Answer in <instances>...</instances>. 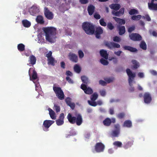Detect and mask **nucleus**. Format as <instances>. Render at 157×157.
Masks as SVG:
<instances>
[{"label":"nucleus","mask_w":157,"mask_h":157,"mask_svg":"<svg viewBox=\"0 0 157 157\" xmlns=\"http://www.w3.org/2000/svg\"><path fill=\"white\" fill-rule=\"evenodd\" d=\"M43 30L45 34L46 40L50 43H54L56 38V29L52 27L44 28Z\"/></svg>","instance_id":"f257e3e1"},{"label":"nucleus","mask_w":157,"mask_h":157,"mask_svg":"<svg viewBox=\"0 0 157 157\" xmlns=\"http://www.w3.org/2000/svg\"><path fill=\"white\" fill-rule=\"evenodd\" d=\"M67 118L69 122L71 124H76L78 126L80 125L82 123L83 120L82 116L80 114H78L76 116H72L71 114L69 113Z\"/></svg>","instance_id":"f03ea898"},{"label":"nucleus","mask_w":157,"mask_h":157,"mask_svg":"<svg viewBox=\"0 0 157 157\" xmlns=\"http://www.w3.org/2000/svg\"><path fill=\"white\" fill-rule=\"evenodd\" d=\"M82 28L87 34L92 35L94 33V26L91 23L84 22L82 24Z\"/></svg>","instance_id":"7ed1b4c3"},{"label":"nucleus","mask_w":157,"mask_h":157,"mask_svg":"<svg viewBox=\"0 0 157 157\" xmlns=\"http://www.w3.org/2000/svg\"><path fill=\"white\" fill-rule=\"evenodd\" d=\"M126 72L128 76V83L130 87L129 89V90L131 92H133L134 90V88L132 86V82L134 78L136 76V74L135 73H132L130 70L129 68H127L126 70Z\"/></svg>","instance_id":"20e7f679"},{"label":"nucleus","mask_w":157,"mask_h":157,"mask_svg":"<svg viewBox=\"0 0 157 157\" xmlns=\"http://www.w3.org/2000/svg\"><path fill=\"white\" fill-rule=\"evenodd\" d=\"M53 90L56 94V96L59 99L62 100L64 99V95L60 87L54 86Z\"/></svg>","instance_id":"39448f33"},{"label":"nucleus","mask_w":157,"mask_h":157,"mask_svg":"<svg viewBox=\"0 0 157 157\" xmlns=\"http://www.w3.org/2000/svg\"><path fill=\"white\" fill-rule=\"evenodd\" d=\"M96 152L99 153L104 151L105 148L104 145L101 142L97 143L94 147Z\"/></svg>","instance_id":"423d86ee"},{"label":"nucleus","mask_w":157,"mask_h":157,"mask_svg":"<svg viewBox=\"0 0 157 157\" xmlns=\"http://www.w3.org/2000/svg\"><path fill=\"white\" fill-rule=\"evenodd\" d=\"M130 39L134 41H138L142 40V36L138 33H132L129 34Z\"/></svg>","instance_id":"0eeeda50"},{"label":"nucleus","mask_w":157,"mask_h":157,"mask_svg":"<svg viewBox=\"0 0 157 157\" xmlns=\"http://www.w3.org/2000/svg\"><path fill=\"white\" fill-rule=\"evenodd\" d=\"M116 122V119L114 118H112L111 119L107 117L106 118L103 122L104 125L106 126H109L112 123H114Z\"/></svg>","instance_id":"6e6552de"},{"label":"nucleus","mask_w":157,"mask_h":157,"mask_svg":"<svg viewBox=\"0 0 157 157\" xmlns=\"http://www.w3.org/2000/svg\"><path fill=\"white\" fill-rule=\"evenodd\" d=\"M81 88L84 91L85 93L86 94H90L93 93V91L91 88L87 87L86 85L82 84L81 86Z\"/></svg>","instance_id":"1a4fd4ad"},{"label":"nucleus","mask_w":157,"mask_h":157,"mask_svg":"<svg viewBox=\"0 0 157 157\" xmlns=\"http://www.w3.org/2000/svg\"><path fill=\"white\" fill-rule=\"evenodd\" d=\"M44 14L45 17L48 20H52L53 17L52 13L49 11L47 7L44 9Z\"/></svg>","instance_id":"9d476101"},{"label":"nucleus","mask_w":157,"mask_h":157,"mask_svg":"<svg viewBox=\"0 0 157 157\" xmlns=\"http://www.w3.org/2000/svg\"><path fill=\"white\" fill-rule=\"evenodd\" d=\"M143 97L144 102L146 104L150 103L152 100L151 94L148 92H145L144 94Z\"/></svg>","instance_id":"9b49d317"},{"label":"nucleus","mask_w":157,"mask_h":157,"mask_svg":"<svg viewBox=\"0 0 157 157\" xmlns=\"http://www.w3.org/2000/svg\"><path fill=\"white\" fill-rule=\"evenodd\" d=\"M70 60L73 62L76 63L78 61V57L77 55L73 53L70 52L68 55Z\"/></svg>","instance_id":"f8f14e48"},{"label":"nucleus","mask_w":157,"mask_h":157,"mask_svg":"<svg viewBox=\"0 0 157 157\" xmlns=\"http://www.w3.org/2000/svg\"><path fill=\"white\" fill-rule=\"evenodd\" d=\"M115 130L112 132V135L114 137H118L120 132V126L119 124H115L114 126Z\"/></svg>","instance_id":"ddd939ff"},{"label":"nucleus","mask_w":157,"mask_h":157,"mask_svg":"<svg viewBox=\"0 0 157 157\" xmlns=\"http://www.w3.org/2000/svg\"><path fill=\"white\" fill-rule=\"evenodd\" d=\"M95 34L96 37L99 39L101 38L100 35L103 33V30L101 27H98L96 28Z\"/></svg>","instance_id":"4468645a"},{"label":"nucleus","mask_w":157,"mask_h":157,"mask_svg":"<svg viewBox=\"0 0 157 157\" xmlns=\"http://www.w3.org/2000/svg\"><path fill=\"white\" fill-rule=\"evenodd\" d=\"M54 122V121L46 120L44 121L43 125L47 129H48Z\"/></svg>","instance_id":"2eb2a0df"},{"label":"nucleus","mask_w":157,"mask_h":157,"mask_svg":"<svg viewBox=\"0 0 157 157\" xmlns=\"http://www.w3.org/2000/svg\"><path fill=\"white\" fill-rule=\"evenodd\" d=\"M32 70L33 71L32 75V78L33 80H36L37 78V73L34 69L32 68H31L29 69V74L30 77V78L31 79V75L30 72Z\"/></svg>","instance_id":"dca6fc26"},{"label":"nucleus","mask_w":157,"mask_h":157,"mask_svg":"<svg viewBox=\"0 0 157 157\" xmlns=\"http://www.w3.org/2000/svg\"><path fill=\"white\" fill-rule=\"evenodd\" d=\"M117 27L118 29L119 34L120 35H122L125 33V28L124 26L118 25Z\"/></svg>","instance_id":"f3484780"},{"label":"nucleus","mask_w":157,"mask_h":157,"mask_svg":"<svg viewBox=\"0 0 157 157\" xmlns=\"http://www.w3.org/2000/svg\"><path fill=\"white\" fill-rule=\"evenodd\" d=\"M95 9L94 6L93 5H90L88 6L87 11L90 15H92L93 14Z\"/></svg>","instance_id":"a211bd4d"},{"label":"nucleus","mask_w":157,"mask_h":157,"mask_svg":"<svg viewBox=\"0 0 157 157\" xmlns=\"http://www.w3.org/2000/svg\"><path fill=\"white\" fill-rule=\"evenodd\" d=\"M113 18L117 23L120 25H124L125 23V21L124 19L116 17H113Z\"/></svg>","instance_id":"6ab92c4d"},{"label":"nucleus","mask_w":157,"mask_h":157,"mask_svg":"<svg viewBox=\"0 0 157 157\" xmlns=\"http://www.w3.org/2000/svg\"><path fill=\"white\" fill-rule=\"evenodd\" d=\"M123 48L125 50H128L132 52H136L137 51L136 48L129 46H124Z\"/></svg>","instance_id":"aec40b11"},{"label":"nucleus","mask_w":157,"mask_h":157,"mask_svg":"<svg viewBox=\"0 0 157 157\" xmlns=\"http://www.w3.org/2000/svg\"><path fill=\"white\" fill-rule=\"evenodd\" d=\"M148 6L150 10H157V3H148Z\"/></svg>","instance_id":"412c9836"},{"label":"nucleus","mask_w":157,"mask_h":157,"mask_svg":"<svg viewBox=\"0 0 157 157\" xmlns=\"http://www.w3.org/2000/svg\"><path fill=\"white\" fill-rule=\"evenodd\" d=\"M100 54L101 56L104 58L106 59H107L108 58L109 54L107 53V51L103 49L100 51Z\"/></svg>","instance_id":"4be33fe9"},{"label":"nucleus","mask_w":157,"mask_h":157,"mask_svg":"<svg viewBox=\"0 0 157 157\" xmlns=\"http://www.w3.org/2000/svg\"><path fill=\"white\" fill-rule=\"evenodd\" d=\"M123 126L124 127L130 128L132 126V122L130 120H126L124 122Z\"/></svg>","instance_id":"5701e85b"},{"label":"nucleus","mask_w":157,"mask_h":157,"mask_svg":"<svg viewBox=\"0 0 157 157\" xmlns=\"http://www.w3.org/2000/svg\"><path fill=\"white\" fill-rule=\"evenodd\" d=\"M124 8H121L118 11H117L113 13L116 16H119L120 15H123L124 13Z\"/></svg>","instance_id":"b1692460"},{"label":"nucleus","mask_w":157,"mask_h":157,"mask_svg":"<svg viewBox=\"0 0 157 157\" xmlns=\"http://www.w3.org/2000/svg\"><path fill=\"white\" fill-rule=\"evenodd\" d=\"M36 60V57L33 55L29 57V62L32 65H33L35 64Z\"/></svg>","instance_id":"393cba45"},{"label":"nucleus","mask_w":157,"mask_h":157,"mask_svg":"<svg viewBox=\"0 0 157 157\" xmlns=\"http://www.w3.org/2000/svg\"><path fill=\"white\" fill-rule=\"evenodd\" d=\"M110 7L112 9L117 11L120 9L121 6L119 4H113L111 5Z\"/></svg>","instance_id":"a878e982"},{"label":"nucleus","mask_w":157,"mask_h":157,"mask_svg":"<svg viewBox=\"0 0 157 157\" xmlns=\"http://www.w3.org/2000/svg\"><path fill=\"white\" fill-rule=\"evenodd\" d=\"M48 65H51L52 66H54L55 65V63L57 62V61L55 60L54 59L53 57H51L48 59Z\"/></svg>","instance_id":"bb28decb"},{"label":"nucleus","mask_w":157,"mask_h":157,"mask_svg":"<svg viewBox=\"0 0 157 157\" xmlns=\"http://www.w3.org/2000/svg\"><path fill=\"white\" fill-rule=\"evenodd\" d=\"M48 110L49 111V114L51 118L53 120L56 119V117L55 116V112L50 108H48Z\"/></svg>","instance_id":"cd10ccee"},{"label":"nucleus","mask_w":157,"mask_h":157,"mask_svg":"<svg viewBox=\"0 0 157 157\" xmlns=\"http://www.w3.org/2000/svg\"><path fill=\"white\" fill-rule=\"evenodd\" d=\"M36 21L37 23L41 24H43L44 23L43 17L42 16L40 15H39L37 17Z\"/></svg>","instance_id":"c85d7f7f"},{"label":"nucleus","mask_w":157,"mask_h":157,"mask_svg":"<svg viewBox=\"0 0 157 157\" xmlns=\"http://www.w3.org/2000/svg\"><path fill=\"white\" fill-rule=\"evenodd\" d=\"M133 141L131 140L125 143L123 146L124 148L125 149H127L130 147L133 144Z\"/></svg>","instance_id":"c756f323"},{"label":"nucleus","mask_w":157,"mask_h":157,"mask_svg":"<svg viewBox=\"0 0 157 157\" xmlns=\"http://www.w3.org/2000/svg\"><path fill=\"white\" fill-rule=\"evenodd\" d=\"M18 50L20 52H23L25 50V46L23 44H20L17 46Z\"/></svg>","instance_id":"7c9ffc66"},{"label":"nucleus","mask_w":157,"mask_h":157,"mask_svg":"<svg viewBox=\"0 0 157 157\" xmlns=\"http://www.w3.org/2000/svg\"><path fill=\"white\" fill-rule=\"evenodd\" d=\"M22 23L25 27L27 28L29 27L31 25L30 22L26 20H23Z\"/></svg>","instance_id":"2f4dec72"},{"label":"nucleus","mask_w":157,"mask_h":157,"mask_svg":"<svg viewBox=\"0 0 157 157\" xmlns=\"http://www.w3.org/2000/svg\"><path fill=\"white\" fill-rule=\"evenodd\" d=\"M132 62L133 65V67L134 69H136L139 67L140 65L139 63L136 60L134 59L132 60Z\"/></svg>","instance_id":"473e14b6"},{"label":"nucleus","mask_w":157,"mask_h":157,"mask_svg":"<svg viewBox=\"0 0 157 157\" xmlns=\"http://www.w3.org/2000/svg\"><path fill=\"white\" fill-rule=\"evenodd\" d=\"M113 42L106 41L105 43V46L108 48L112 49H113Z\"/></svg>","instance_id":"72a5a7b5"},{"label":"nucleus","mask_w":157,"mask_h":157,"mask_svg":"<svg viewBox=\"0 0 157 157\" xmlns=\"http://www.w3.org/2000/svg\"><path fill=\"white\" fill-rule=\"evenodd\" d=\"M129 14L130 15H133L135 14H138V11L135 9H131L128 12Z\"/></svg>","instance_id":"f704fd0d"},{"label":"nucleus","mask_w":157,"mask_h":157,"mask_svg":"<svg viewBox=\"0 0 157 157\" xmlns=\"http://www.w3.org/2000/svg\"><path fill=\"white\" fill-rule=\"evenodd\" d=\"M81 79L83 83L87 84L89 82L88 78L85 76H82L81 77Z\"/></svg>","instance_id":"c9c22d12"},{"label":"nucleus","mask_w":157,"mask_h":157,"mask_svg":"<svg viewBox=\"0 0 157 157\" xmlns=\"http://www.w3.org/2000/svg\"><path fill=\"white\" fill-rule=\"evenodd\" d=\"M140 46L142 49L146 50L147 49V45L145 42L143 41H141L140 45Z\"/></svg>","instance_id":"e433bc0d"},{"label":"nucleus","mask_w":157,"mask_h":157,"mask_svg":"<svg viewBox=\"0 0 157 157\" xmlns=\"http://www.w3.org/2000/svg\"><path fill=\"white\" fill-rule=\"evenodd\" d=\"M141 18V16L140 15H133L131 17V19L134 21H138Z\"/></svg>","instance_id":"4c0bfd02"},{"label":"nucleus","mask_w":157,"mask_h":157,"mask_svg":"<svg viewBox=\"0 0 157 157\" xmlns=\"http://www.w3.org/2000/svg\"><path fill=\"white\" fill-rule=\"evenodd\" d=\"M74 71L77 73H79L81 71V68L79 65L76 64L74 67Z\"/></svg>","instance_id":"58836bf2"},{"label":"nucleus","mask_w":157,"mask_h":157,"mask_svg":"<svg viewBox=\"0 0 157 157\" xmlns=\"http://www.w3.org/2000/svg\"><path fill=\"white\" fill-rule=\"evenodd\" d=\"M98 94L96 93H94L92 95L91 100L92 101H95L98 97Z\"/></svg>","instance_id":"ea45409f"},{"label":"nucleus","mask_w":157,"mask_h":157,"mask_svg":"<svg viewBox=\"0 0 157 157\" xmlns=\"http://www.w3.org/2000/svg\"><path fill=\"white\" fill-rule=\"evenodd\" d=\"M107 27L110 30H112L113 29L114 27L112 23L111 22H108L107 24Z\"/></svg>","instance_id":"a19ab883"},{"label":"nucleus","mask_w":157,"mask_h":157,"mask_svg":"<svg viewBox=\"0 0 157 157\" xmlns=\"http://www.w3.org/2000/svg\"><path fill=\"white\" fill-rule=\"evenodd\" d=\"M100 62L102 64L104 65H107L109 63V62L107 60L103 58H101L100 59Z\"/></svg>","instance_id":"79ce46f5"},{"label":"nucleus","mask_w":157,"mask_h":157,"mask_svg":"<svg viewBox=\"0 0 157 157\" xmlns=\"http://www.w3.org/2000/svg\"><path fill=\"white\" fill-rule=\"evenodd\" d=\"M113 145L117 146L118 147H122V143L120 141H116L113 143Z\"/></svg>","instance_id":"37998d69"},{"label":"nucleus","mask_w":157,"mask_h":157,"mask_svg":"<svg viewBox=\"0 0 157 157\" xmlns=\"http://www.w3.org/2000/svg\"><path fill=\"white\" fill-rule=\"evenodd\" d=\"M125 116V114L124 112H122L119 113L117 115V117L120 119H121L124 117Z\"/></svg>","instance_id":"c03bdc74"},{"label":"nucleus","mask_w":157,"mask_h":157,"mask_svg":"<svg viewBox=\"0 0 157 157\" xmlns=\"http://www.w3.org/2000/svg\"><path fill=\"white\" fill-rule=\"evenodd\" d=\"M56 124L58 126L62 125L64 123V121L58 119L56 120Z\"/></svg>","instance_id":"a18cd8bd"},{"label":"nucleus","mask_w":157,"mask_h":157,"mask_svg":"<svg viewBox=\"0 0 157 157\" xmlns=\"http://www.w3.org/2000/svg\"><path fill=\"white\" fill-rule=\"evenodd\" d=\"M88 102L89 104L92 106L95 107L97 105V104L95 101H90L88 100Z\"/></svg>","instance_id":"49530a36"},{"label":"nucleus","mask_w":157,"mask_h":157,"mask_svg":"<svg viewBox=\"0 0 157 157\" xmlns=\"http://www.w3.org/2000/svg\"><path fill=\"white\" fill-rule=\"evenodd\" d=\"M135 29V27L134 25L129 27L128 29V32L129 33H131L134 31Z\"/></svg>","instance_id":"de8ad7c7"},{"label":"nucleus","mask_w":157,"mask_h":157,"mask_svg":"<svg viewBox=\"0 0 157 157\" xmlns=\"http://www.w3.org/2000/svg\"><path fill=\"white\" fill-rule=\"evenodd\" d=\"M99 23L101 25L103 26H105L107 25L106 23L104 21L103 18H101L99 20Z\"/></svg>","instance_id":"09e8293b"},{"label":"nucleus","mask_w":157,"mask_h":157,"mask_svg":"<svg viewBox=\"0 0 157 157\" xmlns=\"http://www.w3.org/2000/svg\"><path fill=\"white\" fill-rule=\"evenodd\" d=\"M109 60L110 61L112 60L113 63L114 64L117 63L118 62L117 58L115 57H109Z\"/></svg>","instance_id":"8fccbe9b"},{"label":"nucleus","mask_w":157,"mask_h":157,"mask_svg":"<svg viewBox=\"0 0 157 157\" xmlns=\"http://www.w3.org/2000/svg\"><path fill=\"white\" fill-rule=\"evenodd\" d=\"M54 107L56 113H58L60 111V106L56 104L54 105Z\"/></svg>","instance_id":"3c124183"},{"label":"nucleus","mask_w":157,"mask_h":157,"mask_svg":"<svg viewBox=\"0 0 157 157\" xmlns=\"http://www.w3.org/2000/svg\"><path fill=\"white\" fill-rule=\"evenodd\" d=\"M78 54L79 58H82L84 57V53L82 51L79 50L78 51Z\"/></svg>","instance_id":"603ef678"},{"label":"nucleus","mask_w":157,"mask_h":157,"mask_svg":"<svg viewBox=\"0 0 157 157\" xmlns=\"http://www.w3.org/2000/svg\"><path fill=\"white\" fill-rule=\"evenodd\" d=\"M113 40L115 42H119L121 41V39L118 36H115L113 37Z\"/></svg>","instance_id":"864d4df0"},{"label":"nucleus","mask_w":157,"mask_h":157,"mask_svg":"<svg viewBox=\"0 0 157 157\" xmlns=\"http://www.w3.org/2000/svg\"><path fill=\"white\" fill-rule=\"evenodd\" d=\"M94 17L97 19H99L101 18L100 15L97 13H95L94 14Z\"/></svg>","instance_id":"5fc2aeb1"},{"label":"nucleus","mask_w":157,"mask_h":157,"mask_svg":"<svg viewBox=\"0 0 157 157\" xmlns=\"http://www.w3.org/2000/svg\"><path fill=\"white\" fill-rule=\"evenodd\" d=\"M112 44H113V48H119L121 47L120 45L119 44L113 42Z\"/></svg>","instance_id":"6e6d98bb"},{"label":"nucleus","mask_w":157,"mask_h":157,"mask_svg":"<svg viewBox=\"0 0 157 157\" xmlns=\"http://www.w3.org/2000/svg\"><path fill=\"white\" fill-rule=\"evenodd\" d=\"M105 80L106 81V82L109 83L113 81V78H107L105 79Z\"/></svg>","instance_id":"4d7b16f0"},{"label":"nucleus","mask_w":157,"mask_h":157,"mask_svg":"<svg viewBox=\"0 0 157 157\" xmlns=\"http://www.w3.org/2000/svg\"><path fill=\"white\" fill-rule=\"evenodd\" d=\"M71 99L69 97L65 99V101L67 105L71 103Z\"/></svg>","instance_id":"13d9d810"},{"label":"nucleus","mask_w":157,"mask_h":157,"mask_svg":"<svg viewBox=\"0 0 157 157\" xmlns=\"http://www.w3.org/2000/svg\"><path fill=\"white\" fill-rule=\"evenodd\" d=\"M100 95L102 96H105L106 95V92L105 90H100L99 91Z\"/></svg>","instance_id":"bf43d9fd"},{"label":"nucleus","mask_w":157,"mask_h":157,"mask_svg":"<svg viewBox=\"0 0 157 157\" xmlns=\"http://www.w3.org/2000/svg\"><path fill=\"white\" fill-rule=\"evenodd\" d=\"M68 105L72 109H74L75 107V103L73 102H71Z\"/></svg>","instance_id":"052dcab7"},{"label":"nucleus","mask_w":157,"mask_h":157,"mask_svg":"<svg viewBox=\"0 0 157 157\" xmlns=\"http://www.w3.org/2000/svg\"><path fill=\"white\" fill-rule=\"evenodd\" d=\"M66 80L70 83H73L74 82L69 77L67 76L66 78Z\"/></svg>","instance_id":"680f3d73"},{"label":"nucleus","mask_w":157,"mask_h":157,"mask_svg":"<svg viewBox=\"0 0 157 157\" xmlns=\"http://www.w3.org/2000/svg\"><path fill=\"white\" fill-rule=\"evenodd\" d=\"M99 84L103 86H105L106 84V81H105L102 80H101L99 81Z\"/></svg>","instance_id":"e2e57ef3"},{"label":"nucleus","mask_w":157,"mask_h":157,"mask_svg":"<svg viewBox=\"0 0 157 157\" xmlns=\"http://www.w3.org/2000/svg\"><path fill=\"white\" fill-rule=\"evenodd\" d=\"M52 52L50 51L46 55V56L48 58V59L51 57H52Z\"/></svg>","instance_id":"0e129e2a"},{"label":"nucleus","mask_w":157,"mask_h":157,"mask_svg":"<svg viewBox=\"0 0 157 157\" xmlns=\"http://www.w3.org/2000/svg\"><path fill=\"white\" fill-rule=\"evenodd\" d=\"M150 72L153 75L156 76L157 75V72L154 70H151Z\"/></svg>","instance_id":"69168bd1"},{"label":"nucleus","mask_w":157,"mask_h":157,"mask_svg":"<svg viewBox=\"0 0 157 157\" xmlns=\"http://www.w3.org/2000/svg\"><path fill=\"white\" fill-rule=\"evenodd\" d=\"M66 75L67 76H72L73 75L72 73L70 71H67L66 72Z\"/></svg>","instance_id":"338daca9"},{"label":"nucleus","mask_w":157,"mask_h":157,"mask_svg":"<svg viewBox=\"0 0 157 157\" xmlns=\"http://www.w3.org/2000/svg\"><path fill=\"white\" fill-rule=\"evenodd\" d=\"M122 52L121 51L119 50L117 52H114V54L118 56H120Z\"/></svg>","instance_id":"774afa93"}]
</instances>
